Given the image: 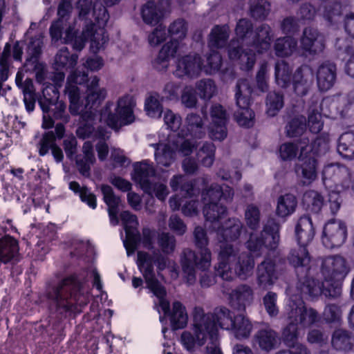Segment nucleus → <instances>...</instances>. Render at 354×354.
<instances>
[{"mask_svg": "<svg viewBox=\"0 0 354 354\" xmlns=\"http://www.w3.org/2000/svg\"><path fill=\"white\" fill-rule=\"evenodd\" d=\"M120 219L124 227L127 240L124 246L128 255L133 253L140 241V234L138 231V221L137 216L129 211H124L120 214Z\"/></svg>", "mask_w": 354, "mask_h": 354, "instance_id": "6ab92c4d", "label": "nucleus"}, {"mask_svg": "<svg viewBox=\"0 0 354 354\" xmlns=\"http://www.w3.org/2000/svg\"><path fill=\"white\" fill-rule=\"evenodd\" d=\"M216 147L212 142H205L197 153L198 158L204 167H210L215 158Z\"/></svg>", "mask_w": 354, "mask_h": 354, "instance_id": "6e6d98bb", "label": "nucleus"}, {"mask_svg": "<svg viewBox=\"0 0 354 354\" xmlns=\"http://www.w3.org/2000/svg\"><path fill=\"white\" fill-rule=\"evenodd\" d=\"M297 205V198L294 195L287 194L281 196L277 200V214L281 217L289 216L295 211Z\"/></svg>", "mask_w": 354, "mask_h": 354, "instance_id": "a18cd8bd", "label": "nucleus"}, {"mask_svg": "<svg viewBox=\"0 0 354 354\" xmlns=\"http://www.w3.org/2000/svg\"><path fill=\"white\" fill-rule=\"evenodd\" d=\"M19 254L18 242L10 236L0 238V263L6 264L17 259Z\"/></svg>", "mask_w": 354, "mask_h": 354, "instance_id": "58836bf2", "label": "nucleus"}, {"mask_svg": "<svg viewBox=\"0 0 354 354\" xmlns=\"http://www.w3.org/2000/svg\"><path fill=\"white\" fill-rule=\"evenodd\" d=\"M88 73L79 71H73L67 79L65 93L68 95L70 106L69 111L72 115H81L82 120L86 124L77 130V134L83 139L88 138L94 130L93 121L94 120L95 110L106 97V90L99 88L100 79L97 76L91 78L87 84L86 96L81 100L80 89L77 84L87 82Z\"/></svg>", "mask_w": 354, "mask_h": 354, "instance_id": "f257e3e1", "label": "nucleus"}, {"mask_svg": "<svg viewBox=\"0 0 354 354\" xmlns=\"http://www.w3.org/2000/svg\"><path fill=\"white\" fill-rule=\"evenodd\" d=\"M254 344L263 351L275 349L281 344V337L277 332L270 327L259 330L254 336Z\"/></svg>", "mask_w": 354, "mask_h": 354, "instance_id": "72a5a7b5", "label": "nucleus"}, {"mask_svg": "<svg viewBox=\"0 0 354 354\" xmlns=\"http://www.w3.org/2000/svg\"><path fill=\"white\" fill-rule=\"evenodd\" d=\"M135 106L136 101L129 95L119 98L114 113L111 109L113 103L108 102L101 111L100 120L111 129L118 130L122 126L128 125L134 121L133 108Z\"/></svg>", "mask_w": 354, "mask_h": 354, "instance_id": "9d476101", "label": "nucleus"}, {"mask_svg": "<svg viewBox=\"0 0 354 354\" xmlns=\"http://www.w3.org/2000/svg\"><path fill=\"white\" fill-rule=\"evenodd\" d=\"M211 124L209 136L213 140H223L227 136L226 124L227 115L224 108L218 104L212 106L210 109Z\"/></svg>", "mask_w": 354, "mask_h": 354, "instance_id": "4be33fe9", "label": "nucleus"}, {"mask_svg": "<svg viewBox=\"0 0 354 354\" xmlns=\"http://www.w3.org/2000/svg\"><path fill=\"white\" fill-rule=\"evenodd\" d=\"M309 140L308 138L304 137L299 142L298 145L292 142H286L282 144L279 147V155L283 160H291L297 155L298 148L300 146L308 145Z\"/></svg>", "mask_w": 354, "mask_h": 354, "instance_id": "864d4df0", "label": "nucleus"}, {"mask_svg": "<svg viewBox=\"0 0 354 354\" xmlns=\"http://www.w3.org/2000/svg\"><path fill=\"white\" fill-rule=\"evenodd\" d=\"M136 263L145 280L147 286L159 282L154 272V252L153 254H150L145 251H138Z\"/></svg>", "mask_w": 354, "mask_h": 354, "instance_id": "473e14b6", "label": "nucleus"}, {"mask_svg": "<svg viewBox=\"0 0 354 354\" xmlns=\"http://www.w3.org/2000/svg\"><path fill=\"white\" fill-rule=\"evenodd\" d=\"M242 228L243 224L239 219L236 218H229L222 226L217 227L218 241L220 243L236 241L239 238ZM225 244L228 243H223L221 246Z\"/></svg>", "mask_w": 354, "mask_h": 354, "instance_id": "c756f323", "label": "nucleus"}, {"mask_svg": "<svg viewBox=\"0 0 354 354\" xmlns=\"http://www.w3.org/2000/svg\"><path fill=\"white\" fill-rule=\"evenodd\" d=\"M147 288L153 292V294L158 299V305L164 312L165 314H167L169 309V303L165 299L166 290L165 288L161 285L160 282L149 285Z\"/></svg>", "mask_w": 354, "mask_h": 354, "instance_id": "0e129e2a", "label": "nucleus"}, {"mask_svg": "<svg viewBox=\"0 0 354 354\" xmlns=\"http://www.w3.org/2000/svg\"><path fill=\"white\" fill-rule=\"evenodd\" d=\"M322 273L324 279L342 280L348 272L346 261L339 255L330 256L322 261Z\"/></svg>", "mask_w": 354, "mask_h": 354, "instance_id": "412c9836", "label": "nucleus"}, {"mask_svg": "<svg viewBox=\"0 0 354 354\" xmlns=\"http://www.w3.org/2000/svg\"><path fill=\"white\" fill-rule=\"evenodd\" d=\"M194 242L196 246L199 248V254L190 249H185L181 257V266L187 282L189 285L196 281L195 268L202 270H206L211 266L212 254L207 248L209 241L205 230L200 226L195 227L194 231Z\"/></svg>", "mask_w": 354, "mask_h": 354, "instance_id": "20e7f679", "label": "nucleus"}, {"mask_svg": "<svg viewBox=\"0 0 354 354\" xmlns=\"http://www.w3.org/2000/svg\"><path fill=\"white\" fill-rule=\"evenodd\" d=\"M187 32V24L183 19H177L168 28V32L173 39L162 46L157 58L153 62L154 67L158 71L168 68L170 59L174 58L178 50L179 42L177 39H184Z\"/></svg>", "mask_w": 354, "mask_h": 354, "instance_id": "f8f14e48", "label": "nucleus"}, {"mask_svg": "<svg viewBox=\"0 0 354 354\" xmlns=\"http://www.w3.org/2000/svg\"><path fill=\"white\" fill-rule=\"evenodd\" d=\"M199 315L200 317H206V316H212L214 327L215 328L216 335H218V326L225 330H230V326H232L233 318L231 315L230 310L224 306H221L216 308L214 310V313H207L205 314L204 310L201 308H195L194 313V324L193 328L196 324V316Z\"/></svg>", "mask_w": 354, "mask_h": 354, "instance_id": "a878e982", "label": "nucleus"}, {"mask_svg": "<svg viewBox=\"0 0 354 354\" xmlns=\"http://www.w3.org/2000/svg\"><path fill=\"white\" fill-rule=\"evenodd\" d=\"M260 210L253 204L248 205L245 210V221L248 227L252 230H257L260 224Z\"/></svg>", "mask_w": 354, "mask_h": 354, "instance_id": "680f3d73", "label": "nucleus"}, {"mask_svg": "<svg viewBox=\"0 0 354 354\" xmlns=\"http://www.w3.org/2000/svg\"><path fill=\"white\" fill-rule=\"evenodd\" d=\"M220 248L215 266L216 275L225 281H232L236 277L246 280L252 275L255 263L250 254H239L232 244L223 245Z\"/></svg>", "mask_w": 354, "mask_h": 354, "instance_id": "f03ea898", "label": "nucleus"}, {"mask_svg": "<svg viewBox=\"0 0 354 354\" xmlns=\"http://www.w3.org/2000/svg\"><path fill=\"white\" fill-rule=\"evenodd\" d=\"M268 64L267 62L261 64L256 75L257 88L261 93L268 91Z\"/></svg>", "mask_w": 354, "mask_h": 354, "instance_id": "69168bd1", "label": "nucleus"}, {"mask_svg": "<svg viewBox=\"0 0 354 354\" xmlns=\"http://www.w3.org/2000/svg\"><path fill=\"white\" fill-rule=\"evenodd\" d=\"M56 145V137L54 132L52 131L46 132L37 145L39 156H44L50 149L52 150Z\"/></svg>", "mask_w": 354, "mask_h": 354, "instance_id": "052dcab7", "label": "nucleus"}, {"mask_svg": "<svg viewBox=\"0 0 354 354\" xmlns=\"http://www.w3.org/2000/svg\"><path fill=\"white\" fill-rule=\"evenodd\" d=\"M236 41L232 40L228 46V56L230 59L236 62L242 70L252 69L256 62V55L252 49L242 50L240 46H235Z\"/></svg>", "mask_w": 354, "mask_h": 354, "instance_id": "c85d7f7f", "label": "nucleus"}, {"mask_svg": "<svg viewBox=\"0 0 354 354\" xmlns=\"http://www.w3.org/2000/svg\"><path fill=\"white\" fill-rule=\"evenodd\" d=\"M252 330L253 325L248 317L240 314L233 317L230 330L236 339L239 340L248 339Z\"/></svg>", "mask_w": 354, "mask_h": 354, "instance_id": "4c0bfd02", "label": "nucleus"}, {"mask_svg": "<svg viewBox=\"0 0 354 354\" xmlns=\"http://www.w3.org/2000/svg\"><path fill=\"white\" fill-rule=\"evenodd\" d=\"M337 151L344 158H354V133L346 132L339 138Z\"/></svg>", "mask_w": 354, "mask_h": 354, "instance_id": "49530a36", "label": "nucleus"}, {"mask_svg": "<svg viewBox=\"0 0 354 354\" xmlns=\"http://www.w3.org/2000/svg\"><path fill=\"white\" fill-rule=\"evenodd\" d=\"M234 192L228 185L222 186L213 183L202 192L204 203L203 214L205 219L216 223L223 218L227 214V209L221 201L226 203L232 200Z\"/></svg>", "mask_w": 354, "mask_h": 354, "instance_id": "0eeeda50", "label": "nucleus"}, {"mask_svg": "<svg viewBox=\"0 0 354 354\" xmlns=\"http://www.w3.org/2000/svg\"><path fill=\"white\" fill-rule=\"evenodd\" d=\"M275 54L278 57H288L297 50V41L292 37L279 38L274 44Z\"/></svg>", "mask_w": 354, "mask_h": 354, "instance_id": "c03bdc74", "label": "nucleus"}, {"mask_svg": "<svg viewBox=\"0 0 354 354\" xmlns=\"http://www.w3.org/2000/svg\"><path fill=\"white\" fill-rule=\"evenodd\" d=\"M284 317L289 324L306 328L319 319L318 313L312 308H307L304 301L297 296L290 298L284 308Z\"/></svg>", "mask_w": 354, "mask_h": 354, "instance_id": "4468645a", "label": "nucleus"}, {"mask_svg": "<svg viewBox=\"0 0 354 354\" xmlns=\"http://www.w3.org/2000/svg\"><path fill=\"white\" fill-rule=\"evenodd\" d=\"M69 188L75 194H78L81 201L86 203L91 208L95 209L97 206V199L93 194L86 187H80L76 181H72L69 183Z\"/></svg>", "mask_w": 354, "mask_h": 354, "instance_id": "3c124183", "label": "nucleus"}, {"mask_svg": "<svg viewBox=\"0 0 354 354\" xmlns=\"http://www.w3.org/2000/svg\"><path fill=\"white\" fill-rule=\"evenodd\" d=\"M145 109L147 114L151 118L160 117L162 112V106L159 100L158 93H151L145 100Z\"/></svg>", "mask_w": 354, "mask_h": 354, "instance_id": "4d7b16f0", "label": "nucleus"}, {"mask_svg": "<svg viewBox=\"0 0 354 354\" xmlns=\"http://www.w3.org/2000/svg\"><path fill=\"white\" fill-rule=\"evenodd\" d=\"M295 235L298 245H307L313 240L315 230L308 216L299 218L295 227Z\"/></svg>", "mask_w": 354, "mask_h": 354, "instance_id": "e433bc0d", "label": "nucleus"}, {"mask_svg": "<svg viewBox=\"0 0 354 354\" xmlns=\"http://www.w3.org/2000/svg\"><path fill=\"white\" fill-rule=\"evenodd\" d=\"M205 134L204 122L202 118L194 113L187 114L185 118V125L179 131L178 136L201 138Z\"/></svg>", "mask_w": 354, "mask_h": 354, "instance_id": "f704fd0d", "label": "nucleus"}, {"mask_svg": "<svg viewBox=\"0 0 354 354\" xmlns=\"http://www.w3.org/2000/svg\"><path fill=\"white\" fill-rule=\"evenodd\" d=\"M339 281L335 279H324V281L320 283L313 278L300 280L298 286V290L301 296L306 299H313L324 295L326 297H337L342 293V288L339 283Z\"/></svg>", "mask_w": 354, "mask_h": 354, "instance_id": "dca6fc26", "label": "nucleus"}, {"mask_svg": "<svg viewBox=\"0 0 354 354\" xmlns=\"http://www.w3.org/2000/svg\"><path fill=\"white\" fill-rule=\"evenodd\" d=\"M336 66L330 62L321 64L316 73L317 84L319 91H327L335 84L337 75Z\"/></svg>", "mask_w": 354, "mask_h": 354, "instance_id": "2f4dec72", "label": "nucleus"}, {"mask_svg": "<svg viewBox=\"0 0 354 354\" xmlns=\"http://www.w3.org/2000/svg\"><path fill=\"white\" fill-rule=\"evenodd\" d=\"M263 304L266 311L271 317H275L279 315V309L277 306V294L269 291L263 297Z\"/></svg>", "mask_w": 354, "mask_h": 354, "instance_id": "338daca9", "label": "nucleus"}, {"mask_svg": "<svg viewBox=\"0 0 354 354\" xmlns=\"http://www.w3.org/2000/svg\"><path fill=\"white\" fill-rule=\"evenodd\" d=\"M228 299L232 307L238 310H244L246 306L253 302L254 292L251 286L246 283L240 284L231 291Z\"/></svg>", "mask_w": 354, "mask_h": 354, "instance_id": "cd10ccee", "label": "nucleus"}, {"mask_svg": "<svg viewBox=\"0 0 354 354\" xmlns=\"http://www.w3.org/2000/svg\"><path fill=\"white\" fill-rule=\"evenodd\" d=\"M302 200L306 208L314 213L319 212L324 205L323 196L314 190L306 192Z\"/></svg>", "mask_w": 354, "mask_h": 354, "instance_id": "603ef678", "label": "nucleus"}, {"mask_svg": "<svg viewBox=\"0 0 354 354\" xmlns=\"http://www.w3.org/2000/svg\"><path fill=\"white\" fill-rule=\"evenodd\" d=\"M156 171L152 164L145 160L134 165L133 180L138 183L144 192H149L150 178L156 176Z\"/></svg>", "mask_w": 354, "mask_h": 354, "instance_id": "7c9ffc66", "label": "nucleus"}, {"mask_svg": "<svg viewBox=\"0 0 354 354\" xmlns=\"http://www.w3.org/2000/svg\"><path fill=\"white\" fill-rule=\"evenodd\" d=\"M314 73L308 65L298 68L292 75V88L294 93L299 97L306 95L313 84Z\"/></svg>", "mask_w": 354, "mask_h": 354, "instance_id": "b1692460", "label": "nucleus"}, {"mask_svg": "<svg viewBox=\"0 0 354 354\" xmlns=\"http://www.w3.org/2000/svg\"><path fill=\"white\" fill-rule=\"evenodd\" d=\"M279 276L275 261L270 258H266L257 266V284L262 290L272 288L278 280Z\"/></svg>", "mask_w": 354, "mask_h": 354, "instance_id": "aec40b11", "label": "nucleus"}, {"mask_svg": "<svg viewBox=\"0 0 354 354\" xmlns=\"http://www.w3.org/2000/svg\"><path fill=\"white\" fill-rule=\"evenodd\" d=\"M326 142L317 138L310 145L300 146L299 163L295 166V172L303 185H310L317 176V161L313 155L319 154L326 149Z\"/></svg>", "mask_w": 354, "mask_h": 354, "instance_id": "9b49d317", "label": "nucleus"}, {"mask_svg": "<svg viewBox=\"0 0 354 354\" xmlns=\"http://www.w3.org/2000/svg\"><path fill=\"white\" fill-rule=\"evenodd\" d=\"M252 89L246 79L238 81L236 86L235 98L238 109L234 117L240 126L250 127L254 124V113L249 108L250 95Z\"/></svg>", "mask_w": 354, "mask_h": 354, "instance_id": "2eb2a0df", "label": "nucleus"}, {"mask_svg": "<svg viewBox=\"0 0 354 354\" xmlns=\"http://www.w3.org/2000/svg\"><path fill=\"white\" fill-rule=\"evenodd\" d=\"M350 175L348 168L338 163L328 164L322 171L324 182L333 181L345 189L350 188Z\"/></svg>", "mask_w": 354, "mask_h": 354, "instance_id": "bb28decb", "label": "nucleus"}, {"mask_svg": "<svg viewBox=\"0 0 354 354\" xmlns=\"http://www.w3.org/2000/svg\"><path fill=\"white\" fill-rule=\"evenodd\" d=\"M194 335L189 331H184L180 336V342L184 347L193 351L196 345L201 346L207 341V354H223L218 346V337L216 335L212 316H196L193 328Z\"/></svg>", "mask_w": 354, "mask_h": 354, "instance_id": "39448f33", "label": "nucleus"}, {"mask_svg": "<svg viewBox=\"0 0 354 354\" xmlns=\"http://www.w3.org/2000/svg\"><path fill=\"white\" fill-rule=\"evenodd\" d=\"M300 48L304 53L319 54L325 48L324 37L316 28H306L300 38Z\"/></svg>", "mask_w": 354, "mask_h": 354, "instance_id": "5701e85b", "label": "nucleus"}, {"mask_svg": "<svg viewBox=\"0 0 354 354\" xmlns=\"http://www.w3.org/2000/svg\"><path fill=\"white\" fill-rule=\"evenodd\" d=\"M235 33L243 46L252 47L258 53H263L270 47L272 35L271 28L267 24H262L254 32L252 22L241 19L236 24Z\"/></svg>", "mask_w": 354, "mask_h": 354, "instance_id": "1a4fd4ad", "label": "nucleus"}, {"mask_svg": "<svg viewBox=\"0 0 354 354\" xmlns=\"http://www.w3.org/2000/svg\"><path fill=\"white\" fill-rule=\"evenodd\" d=\"M221 64V55L214 50L207 56L205 64L199 54L189 53L177 58L174 75L189 78H196L203 71L206 75H213L219 71Z\"/></svg>", "mask_w": 354, "mask_h": 354, "instance_id": "423d86ee", "label": "nucleus"}, {"mask_svg": "<svg viewBox=\"0 0 354 354\" xmlns=\"http://www.w3.org/2000/svg\"><path fill=\"white\" fill-rule=\"evenodd\" d=\"M299 326L288 323L282 331V338L284 343L290 347L295 346L299 336Z\"/></svg>", "mask_w": 354, "mask_h": 354, "instance_id": "774afa93", "label": "nucleus"}, {"mask_svg": "<svg viewBox=\"0 0 354 354\" xmlns=\"http://www.w3.org/2000/svg\"><path fill=\"white\" fill-rule=\"evenodd\" d=\"M347 228L341 221L331 219L326 223L322 235V243L327 248L341 246L346 241Z\"/></svg>", "mask_w": 354, "mask_h": 354, "instance_id": "a211bd4d", "label": "nucleus"}, {"mask_svg": "<svg viewBox=\"0 0 354 354\" xmlns=\"http://www.w3.org/2000/svg\"><path fill=\"white\" fill-rule=\"evenodd\" d=\"M64 26L66 24L61 19L51 24L50 34L53 41H57L61 39L64 44L73 43V48L77 50L84 48L85 41L88 39H90V48L93 53H97L102 49L108 41V36L104 28L101 27L97 28L93 23L86 26L80 37L76 35V32L72 26H68L66 29L64 36L62 37V30Z\"/></svg>", "mask_w": 354, "mask_h": 354, "instance_id": "7ed1b4c3", "label": "nucleus"}, {"mask_svg": "<svg viewBox=\"0 0 354 354\" xmlns=\"http://www.w3.org/2000/svg\"><path fill=\"white\" fill-rule=\"evenodd\" d=\"M291 68L284 61H279L275 65V82L281 88H287L290 82Z\"/></svg>", "mask_w": 354, "mask_h": 354, "instance_id": "8fccbe9b", "label": "nucleus"}, {"mask_svg": "<svg viewBox=\"0 0 354 354\" xmlns=\"http://www.w3.org/2000/svg\"><path fill=\"white\" fill-rule=\"evenodd\" d=\"M78 59L77 55H70L67 48L64 47L59 50L55 58V68L56 71L63 68H74Z\"/></svg>", "mask_w": 354, "mask_h": 354, "instance_id": "09e8293b", "label": "nucleus"}, {"mask_svg": "<svg viewBox=\"0 0 354 354\" xmlns=\"http://www.w3.org/2000/svg\"><path fill=\"white\" fill-rule=\"evenodd\" d=\"M306 118L299 116L292 119L286 125L287 136L297 137L303 134L306 129Z\"/></svg>", "mask_w": 354, "mask_h": 354, "instance_id": "e2e57ef3", "label": "nucleus"}, {"mask_svg": "<svg viewBox=\"0 0 354 354\" xmlns=\"http://www.w3.org/2000/svg\"><path fill=\"white\" fill-rule=\"evenodd\" d=\"M196 88L201 99L209 100L216 93V86L211 79H203L196 84Z\"/></svg>", "mask_w": 354, "mask_h": 354, "instance_id": "5fc2aeb1", "label": "nucleus"}, {"mask_svg": "<svg viewBox=\"0 0 354 354\" xmlns=\"http://www.w3.org/2000/svg\"><path fill=\"white\" fill-rule=\"evenodd\" d=\"M267 113L274 116L283 106V97L279 93L270 92L266 100Z\"/></svg>", "mask_w": 354, "mask_h": 354, "instance_id": "13d9d810", "label": "nucleus"}, {"mask_svg": "<svg viewBox=\"0 0 354 354\" xmlns=\"http://www.w3.org/2000/svg\"><path fill=\"white\" fill-rule=\"evenodd\" d=\"M331 343L336 350L348 351L353 348L354 335L347 330L339 328L333 332Z\"/></svg>", "mask_w": 354, "mask_h": 354, "instance_id": "ea45409f", "label": "nucleus"}, {"mask_svg": "<svg viewBox=\"0 0 354 354\" xmlns=\"http://www.w3.org/2000/svg\"><path fill=\"white\" fill-rule=\"evenodd\" d=\"M42 95L38 98V103L43 112L50 111V107L58 101L59 93L56 86L43 84Z\"/></svg>", "mask_w": 354, "mask_h": 354, "instance_id": "a19ab883", "label": "nucleus"}, {"mask_svg": "<svg viewBox=\"0 0 354 354\" xmlns=\"http://www.w3.org/2000/svg\"><path fill=\"white\" fill-rule=\"evenodd\" d=\"M171 12L169 0H160L158 4L148 1L143 6L141 15L143 21L147 24H158L166 15Z\"/></svg>", "mask_w": 354, "mask_h": 354, "instance_id": "393cba45", "label": "nucleus"}, {"mask_svg": "<svg viewBox=\"0 0 354 354\" xmlns=\"http://www.w3.org/2000/svg\"><path fill=\"white\" fill-rule=\"evenodd\" d=\"M169 185L174 192L180 189L183 192H185L186 194L189 196H192L195 194V190L192 183L191 182L185 183L183 175H174L170 179Z\"/></svg>", "mask_w": 354, "mask_h": 354, "instance_id": "bf43d9fd", "label": "nucleus"}, {"mask_svg": "<svg viewBox=\"0 0 354 354\" xmlns=\"http://www.w3.org/2000/svg\"><path fill=\"white\" fill-rule=\"evenodd\" d=\"M49 297L57 303L58 307L66 311L78 310V306H84L88 301V296L80 292V284L74 276L62 280L49 293Z\"/></svg>", "mask_w": 354, "mask_h": 354, "instance_id": "6e6552de", "label": "nucleus"}, {"mask_svg": "<svg viewBox=\"0 0 354 354\" xmlns=\"http://www.w3.org/2000/svg\"><path fill=\"white\" fill-rule=\"evenodd\" d=\"M230 27L227 25L215 26L209 34L208 45L212 49H218L225 46L230 36Z\"/></svg>", "mask_w": 354, "mask_h": 354, "instance_id": "79ce46f5", "label": "nucleus"}, {"mask_svg": "<svg viewBox=\"0 0 354 354\" xmlns=\"http://www.w3.org/2000/svg\"><path fill=\"white\" fill-rule=\"evenodd\" d=\"M279 241V225L272 222L267 223L259 234L251 233L245 245L250 252L261 256L264 249L275 252Z\"/></svg>", "mask_w": 354, "mask_h": 354, "instance_id": "ddd939ff", "label": "nucleus"}, {"mask_svg": "<svg viewBox=\"0 0 354 354\" xmlns=\"http://www.w3.org/2000/svg\"><path fill=\"white\" fill-rule=\"evenodd\" d=\"M289 263L295 268L298 277V288L300 280L310 279L311 259L306 249V245H299L298 248L292 249L288 257Z\"/></svg>", "mask_w": 354, "mask_h": 354, "instance_id": "f3484780", "label": "nucleus"}, {"mask_svg": "<svg viewBox=\"0 0 354 354\" xmlns=\"http://www.w3.org/2000/svg\"><path fill=\"white\" fill-rule=\"evenodd\" d=\"M155 148V160L158 165L168 167L176 160V154L178 148V145L158 143L153 145Z\"/></svg>", "mask_w": 354, "mask_h": 354, "instance_id": "c9c22d12", "label": "nucleus"}, {"mask_svg": "<svg viewBox=\"0 0 354 354\" xmlns=\"http://www.w3.org/2000/svg\"><path fill=\"white\" fill-rule=\"evenodd\" d=\"M172 328L174 330L185 328L187 324L188 315L185 307L180 302L175 301L169 315Z\"/></svg>", "mask_w": 354, "mask_h": 354, "instance_id": "37998d69", "label": "nucleus"}, {"mask_svg": "<svg viewBox=\"0 0 354 354\" xmlns=\"http://www.w3.org/2000/svg\"><path fill=\"white\" fill-rule=\"evenodd\" d=\"M347 7L339 2H334L325 8L324 18L331 24H336L342 19V16L347 13Z\"/></svg>", "mask_w": 354, "mask_h": 354, "instance_id": "de8ad7c7", "label": "nucleus"}]
</instances>
